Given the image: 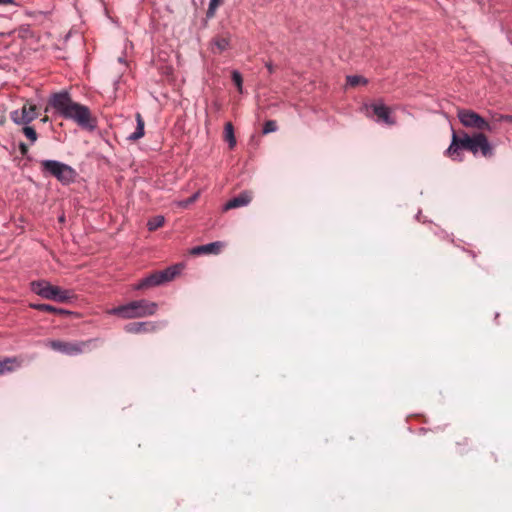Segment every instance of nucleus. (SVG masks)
<instances>
[{
	"label": "nucleus",
	"instance_id": "f257e3e1",
	"mask_svg": "<svg viewBox=\"0 0 512 512\" xmlns=\"http://www.w3.org/2000/svg\"><path fill=\"white\" fill-rule=\"evenodd\" d=\"M49 105L62 117L72 119L78 125L85 128L93 127L88 107L73 102L67 91L64 90L52 94L49 98Z\"/></svg>",
	"mask_w": 512,
	"mask_h": 512
},
{
	"label": "nucleus",
	"instance_id": "f03ea898",
	"mask_svg": "<svg viewBox=\"0 0 512 512\" xmlns=\"http://www.w3.org/2000/svg\"><path fill=\"white\" fill-rule=\"evenodd\" d=\"M465 149L474 155L481 153L484 157L493 155V147L489 143L487 137L483 133H476L473 136L463 133L457 135L453 133L452 141L447 149V154L454 160H461L459 150Z\"/></svg>",
	"mask_w": 512,
	"mask_h": 512
},
{
	"label": "nucleus",
	"instance_id": "7ed1b4c3",
	"mask_svg": "<svg viewBox=\"0 0 512 512\" xmlns=\"http://www.w3.org/2000/svg\"><path fill=\"white\" fill-rule=\"evenodd\" d=\"M157 309V303L142 299L112 308L108 310L107 313L111 315H118L124 319H132L154 315Z\"/></svg>",
	"mask_w": 512,
	"mask_h": 512
},
{
	"label": "nucleus",
	"instance_id": "20e7f679",
	"mask_svg": "<svg viewBox=\"0 0 512 512\" xmlns=\"http://www.w3.org/2000/svg\"><path fill=\"white\" fill-rule=\"evenodd\" d=\"M31 290L42 298L61 303L69 302L74 298L73 291L62 289L45 280L33 281Z\"/></svg>",
	"mask_w": 512,
	"mask_h": 512
},
{
	"label": "nucleus",
	"instance_id": "39448f33",
	"mask_svg": "<svg viewBox=\"0 0 512 512\" xmlns=\"http://www.w3.org/2000/svg\"><path fill=\"white\" fill-rule=\"evenodd\" d=\"M183 269L182 264L170 266L164 270L156 271L149 276L143 278L136 286V290L155 287L172 281Z\"/></svg>",
	"mask_w": 512,
	"mask_h": 512
},
{
	"label": "nucleus",
	"instance_id": "423d86ee",
	"mask_svg": "<svg viewBox=\"0 0 512 512\" xmlns=\"http://www.w3.org/2000/svg\"><path fill=\"white\" fill-rule=\"evenodd\" d=\"M43 171L57 178L60 182L68 184L75 178V171L69 165L56 160H43L41 162Z\"/></svg>",
	"mask_w": 512,
	"mask_h": 512
},
{
	"label": "nucleus",
	"instance_id": "0eeeda50",
	"mask_svg": "<svg viewBox=\"0 0 512 512\" xmlns=\"http://www.w3.org/2000/svg\"><path fill=\"white\" fill-rule=\"evenodd\" d=\"M457 116L461 124L467 128H473L479 131L492 130L491 125L482 116L472 110L461 109L458 111Z\"/></svg>",
	"mask_w": 512,
	"mask_h": 512
},
{
	"label": "nucleus",
	"instance_id": "6e6552de",
	"mask_svg": "<svg viewBox=\"0 0 512 512\" xmlns=\"http://www.w3.org/2000/svg\"><path fill=\"white\" fill-rule=\"evenodd\" d=\"M38 117L37 106L27 100L21 109L10 113L11 120L17 125H27Z\"/></svg>",
	"mask_w": 512,
	"mask_h": 512
},
{
	"label": "nucleus",
	"instance_id": "1a4fd4ad",
	"mask_svg": "<svg viewBox=\"0 0 512 512\" xmlns=\"http://www.w3.org/2000/svg\"><path fill=\"white\" fill-rule=\"evenodd\" d=\"M89 342H64L53 340L48 342V346L53 350L66 354L69 356L78 355L85 351V348L89 346Z\"/></svg>",
	"mask_w": 512,
	"mask_h": 512
},
{
	"label": "nucleus",
	"instance_id": "9d476101",
	"mask_svg": "<svg viewBox=\"0 0 512 512\" xmlns=\"http://www.w3.org/2000/svg\"><path fill=\"white\" fill-rule=\"evenodd\" d=\"M253 198L254 195L252 191L241 192L239 195L233 197L232 199L225 203V205L223 206V211H228L231 209L247 206L252 202Z\"/></svg>",
	"mask_w": 512,
	"mask_h": 512
},
{
	"label": "nucleus",
	"instance_id": "9b49d317",
	"mask_svg": "<svg viewBox=\"0 0 512 512\" xmlns=\"http://www.w3.org/2000/svg\"><path fill=\"white\" fill-rule=\"evenodd\" d=\"M160 324L161 323L159 322L152 321L134 322L127 324L124 329L126 332L133 334L151 333L156 331L159 328Z\"/></svg>",
	"mask_w": 512,
	"mask_h": 512
},
{
	"label": "nucleus",
	"instance_id": "f8f14e48",
	"mask_svg": "<svg viewBox=\"0 0 512 512\" xmlns=\"http://www.w3.org/2000/svg\"><path fill=\"white\" fill-rule=\"evenodd\" d=\"M370 108L377 116L378 121H382L388 125L395 124V121L390 116V109L382 102L373 103L370 105Z\"/></svg>",
	"mask_w": 512,
	"mask_h": 512
},
{
	"label": "nucleus",
	"instance_id": "ddd939ff",
	"mask_svg": "<svg viewBox=\"0 0 512 512\" xmlns=\"http://www.w3.org/2000/svg\"><path fill=\"white\" fill-rule=\"evenodd\" d=\"M225 244L221 241L208 243L205 245L197 246L192 249V254H218Z\"/></svg>",
	"mask_w": 512,
	"mask_h": 512
},
{
	"label": "nucleus",
	"instance_id": "4468645a",
	"mask_svg": "<svg viewBox=\"0 0 512 512\" xmlns=\"http://www.w3.org/2000/svg\"><path fill=\"white\" fill-rule=\"evenodd\" d=\"M135 118H136V123H137L136 130L127 137V139L130 141H137V140L141 139L145 134V131H144L145 122H144L141 114L136 113Z\"/></svg>",
	"mask_w": 512,
	"mask_h": 512
},
{
	"label": "nucleus",
	"instance_id": "2eb2a0df",
	"mask_svg": "<svg viewBox=\"0 0 512 512\" xmlns=\"http://www.w3.org/2000/svg\"><path fill=\"white\" fill-rule=\"evenodd\" d=\"M20 361L17 358H5L0 360V375L14 371L20 367Z\"/></svg>",
	"mask_w": 512,
	"mask_h": 512
},
{
	"label": "nucleus",
	"instance_id": "dca6fc26",
	"mask_svg": "<svg viewBox=\"0 0 512 512\" xmlns=\"http://www.w3.org/2000/svg\"><path fill=\"white\" fill-rule=\"evenodd\" d=\"M224 139H225V141L228 142L230 148H233L236 145V139L234 136V128L230 122L225 124Z\"/></svg>",
	"mask_w": 512,
	"mask_h": 512
},
{
	"label": "nucleus",
	"instance_id": "f3484780",
	"mask_svg": "<svg viewBox=\"0 0 512 512\" xmlns=\"http://www.w3.org/2000/svg\"><path fill=\"white\" fill-rule=\"evenodd\" d=\"M31 307L36 310L46 311V312H50V313H59V314H67L68 313V311H65L60 308H56L49 304H31Z\"/></svg>",
	"mask_w": 512,
	"mask_h": 512
},
{
	"label": "nucleus",
	"instance_id": "a211bd4d",
	"mask_svg": "<svg viewBox=\"0 0 512 512\" xmlns=\"http://www.w3.org/2000/svg\"><path fill=\"white\" fill-rule=\"evenodd\" d=\"M164 222H165L164 217L161 215H157L148 220L147 228L149 231H154V230L160 228L161 226H163Z\"/></svg>",
	"mask_w": 512,
	"mask_h": 512
},
{
	"label": "nucleus",
	"instance_id": "6ab92c4d",
	"mask_svg": "<svg viewBox=\"0 0 512 512\" xmlns=\"http://www.w3.org/2000/svg\"><path fill=\"white\" fill-rule=\"evenodd\" d=\"M22 131L27 139L30 140L31 144H34L37 141V133L33 127L28 126V124L24 125Z\"/></svg>",
	"mask_w": 512,
	"mask_h": 512
},
{
	"label": "nucleus",
	"instance_id": "aec40b11",
	"mask_svg": "<svg viewBox=\"0 0 512 512\" xmlns=\"http://www.w3.org/2000/svg\"><path fill=\"white\" fill-rule=\"evenodd\" d=\"M199 196H200V192L198 191V192L194 193L188 199L175 202V205L180 208H187L189 205L194 203L199 198Z\"/></svg>",
	"mask_w": 512,
	"mask_h": 512
},
{
	"label": "nucleus",
	"instance_id": "412c9836",
	"mask_svg": "<svg viewBox=\"0 0 512 512\" xmlns=\"http://www.w3.org/2000/svg\"><path fill=\"white\" fill-rule=\"evenodd\" d=\"M347 83L350 85V86H357L359 84H366L367 83V80L361 76H358V75H351V76H347Z\"/></svg>",
	"mask_w": 512,
	"mask_h": 512
},
{
	"label": "nucleus",
	"instance_id": "4be33fe9",
	"mask_svg": "<svg viewBox=\"0 0 512 512\" xmlns=\"http://www.w3.org/2000/svg\"><path fill=\"white\" fill-rule=\"evenodd\" d=\"M222 0H210L207 10V17L211 18L215 15L217 8L221 5Z\"/></svg>",
	"mask_w": 512,
	"mask_h": 512
},
{
	"label": "nucleus",
	"instance_id": "5701e85b",
	"mask_svg": "<svg viewBox=\"0 0 512 512\" xmlns=\"http://www.w3.org/2000/svg\"><path fill=\"white\" fill-rule=\"evenodd\" d=\"M232 80L238 88L239 92H242V76L238 71L232 72Z\"/></svg>",
	"mask_w": 512,
	"mask_h": 512
},
{
	"label": "nucleus",
	"instance_id": "b1692460",
	"mask_svg": "<svg viewBox=\"0 0 512 512\" xmlns=\"http://www.w3.org/2000/svg\"><path fill=\"white\" fill-rule=\"evenodd\" d=\"M277 130V124L275 121H267L263 127V134H268Z\"/></svg>",
	"mask_w": 512,
	"mask_h": 512
},
{
	"label": "nucleus",
	"instance_id": "393cba45",
	"mask_svg": "<svg viewBox=\"0 0 512 512\" xmlns=\"http://www.w3.org/2000/svg\"><path fill=\"white\" fill-rule=\"evenodd\" d=\"M215 45L218 47L220 51H223L228 46V42L226 39H218L215 41Z\"/></svg>",
	"mask_w": 512,
	"mask_h": 512
},
{
	"label": "nucleus",
	"instance_id": "a878e982",
	"mask_svg": "<svg viewBox=\"0 0 512 512\" xmlns=\"http://www.w3.org/2000/svg\"><path fill=\"white\" fill-rule=\"evenodd\" d=\"M20 149H21L22 154H26V152L28 150L27 146L24 143L20 144Z\"/></svg>",
	"mask_w": 512,
	"mask_h": 512
},
{
	"label": "nucleus",
	"instance_id": "bb28decb",
	"mask_svg": "<svg viewBox=\"0 0 512 512\" xmlns=\"http://www.w3.org/2000/svg\"><path fill=\"white\" fill-rule=\"evenodd\" d=\"M13 3V0H0V5H8Z\"/></svg>",
	"mask_w": 512,
	"mask_h": 512
},
{
	"label": "nucleus",
	"instance_id": "cd10ccee",
	"mask_svg": "<svg viewBox=\"0 0 512 512\" xmlns=\"http://www.w3.org/2000/svg\"><path fill=\"white\" fill-rule=\"evenodd\" d=\"M502 120L512 123V116H510V115L502 116Z\"/></svg>",
	"mask_w": 512,
	"mask_h": 512
},
{
	"label": "nucleus",
	"instance_id": "c85d7f7f",
	"mask_svg": "<svg viewBox=\"0 0 512 512\" xmlns=\"http://www.w3.org/2000/svg\"><path fill=\"white\" fill-rule=\"evenodd\" d=\"M267 68H268V71L271 73L273 71V68H272V65L271 64H267Z\"/></svg>",
	"mask_w": 512,
	"mask_h": 512
},
{
	"label": "nucleus",
	"instance_id": "c756f323",
	"mask_svg": "<svg viewBox=\"0 0 512 512\" xmlns=\"http://www.w3.org/2000/svg\"><path fill=\"white\" fill-rule=\"evenodd\" d=\"M119 62L124 63L123 58H121V57H120V58H119Z\"/></svg>",
	"mask_w": 512,
	"mask_h": 512
}]
</instances>
